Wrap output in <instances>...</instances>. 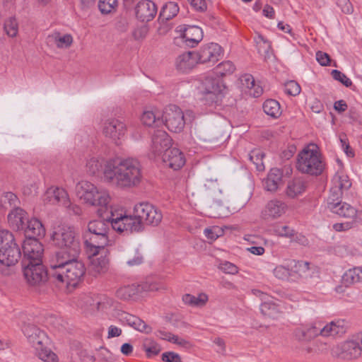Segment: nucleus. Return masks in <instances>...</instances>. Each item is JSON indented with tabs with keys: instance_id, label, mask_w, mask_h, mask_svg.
Wrapping results in <instances>:
<instances>
[{
	"instance_id": "nucleus-1",
	"label": "nucleus",
	"mask_w": 362,
	"mask_h": 362,
	"mask_svg": "<svg viewBox=\"0 0 362 362\" xmlns=\"http://www.w3.org/2000/svg\"><path fill=\"white\" fill-rule=\"evenodd\" d=\"M163 218V214L156 206L148 203L141 202L135 205L132 216L111 211L112 228L119 232H139L144 224L158 226Z\"/></svg>"
},
{
	"instance_id": "nucleus-2",
	"label": "nucleus",
	"mask_w": 362,
	"mask_h": 362,
	"mask_svg": "<svg viewBox=\"0 0 362 362\" xmlns=\"http://www.w3.org/2000/svg\"><path fill=\"white\" fill-rule=\"evenodd\" d=\"M105 181L120 189L134 187L141 182V165L138 159L129 157L107 160L103 170Z\"/></svg>"
},
{
	"instance_id": "nucleus-3",
	"label": "nucleus",
	"mask_w": 362,
	"mask_h": 362,
	"mask_svg": "<svg viewBox=\"0 0 362 362\" xmlns=\"http://www.w3.org/2000/svg\"><path fill=\"white\" fill-rule=\"evenodd\" d=\"M76 257L56 252L49 260V275L59 283L76 286L86 273L84 264Z\"/></svg>"
},
{
	"instance_id": "nucleus-4",
	"label": "nucleus",
	"mask_w": 362,
	"mask_h": 362,
	"mask_svg": "<svg viewBox=\"0 0 362 362\" xmlns=\"http://www.w3.org/2000/svg\"><path fill=\"white\" fill-rule=\"evenodd\" d=\"M21 257V250L13 233L0 230V273L8 276Z\"/></svg>"
},
{
	"instance_id": "nucleus-5",
	"label": "nucleus",
	"mask_w": 362,
	"mask_h": 362,
	"mask_svg": "<svg viewBox=\"0 0 362 362\" xmlns=\"http://www.w3.org/2000/svg\"><path fill=\"white\" fill-rule=\"evenodd\" d=\"M110 218L111 216L106 220L97 219L88 223V231L84 235L87 252L97 255L108 245Z\"/></svg>"
},
{
	"instance_id": "nucleus-6",
	"label": "nucleus",
	"mask_w": 362,
	"mask_h": 362,
	"mask_svg": "<svg viewBox=\"0 0 362 362\" xmlns=\"http://www.w3.org/2000/svg\"><path fill=\"white\" fill-rule=\"evenodd\" d=\"M76 191L81 200L92 206L107 209L111 201V196L107 189L97 187L88 181L82 180L78 182Z\"/></svg>"
},
{
	"instance_id": "nucleus-7",
	"label": "nucleus",
	"mask_w": 362,
	"mask_h": 362,
	"mask_svg": "<svg viewBox=\"0 0 362 362\" xmlns=\"http://www.w3.org/2000/svg\"><path fill=\"white\" fill-rule=\"evenodd\" d=\"M315 144L305 147L298 155L296 168L302 173L318 175L324 169V163Z\"/></svg>"
},
{
	"instance_id": "nucleus-8",
	"label": "nucleus",
	"mask_w": 362,
	"mask_h": 362,
	"mask_svg": "<svg viewBox=\"0 0 362 362\" xmlns=\"http://www.w3.org/2000/svg\"><path fill=\"white\" fill-rule=\"evenodd\" d=\"M52 240L58 247L66 250L62 252L65 255L78 256L81 252L79 237L73 227L58 226L52 234Z\"/></svg>"
},
{
	"instance_id": "nucleus-9",
	"label": "nucleus",
	"mask_w": 362,
	"mask_h": 362,
	"mask_svg": "<svg viewBox=\"0 0 362 362\" xmlns=\"http://www.w3.org/2000/svg\"><path fill=\"white\" fill-rule=\"evenodd\" d=\"M23 272L25 279L30 286H42L48 280V272L42 262H28L23 266Z\"/></svg>"
},
{
	"instance_id": "nucleus-10",
	"label": "nucleus",
	"mask_w": 362,
	"mask_h": 362,
	"mask_svg": "<svg viewBox=\"0 0 362 362\" xmlns=\"http://www.w3.org/2000/svg\"><path fill=\"white\" fill-rule=\"evenodd\" d=\"M224 86L215 78H206L202 83L203 101L208 106L218 105L223 97Z\"/></svg>"
},
{
	"instance_id": "nucleus-11",
	"label": "nucleus",
	"mask_w": 362,
	"mask_h": 362,
	"mask_svg": "<svg viewBox=\"0 0 362 362\" xmlns=\"http://www.w3.org/2000/svg\"><path fill=\"white\" fill-rule=\"evenodd\" d=\"M165 125L169 131L175 133L181 132L185 125L186 119L182 110L175 105L168 106L163 113Z\"/></svg>"
},
{
	"instance_id": "nucleus-12",
	"label": "nucleus",
	"mask_w": 362,
	"mask_h": 362,
	"mask_svg": "<svg viewBox=\"0 0 362 362\" xmlns=\"http://www.w3.org/2000/svg\"><path fill=\"white\" fill-rule=\"evenodd\" d=\"M328 209L338 216L351 219V221L361 223L362 211H358L346 202H335V198L329 197L327 202Z\"/></svg>"
},
{
	"instance_id": "nucleus-13",
	"label": "nucleus",
	"mask_w": 362,
	"mask_h": 362,
	"mask_svg": "<svg viewBox=\"0 0 362 362\" xmlns=\"http://www.w3.org/2000/svg\"><path fill=\"white\" fill-rule=\"evenodd\" d=\"M332 355L344 359L356 358L362 352V341H339L332 344Z\"/></svg>"
},
{
	"instance_id": "nucleus-14",
	"label": "nucleus",
	"mask_w": 362,
	"mask_h": 362,
	"mask_svg": "<svg viewBox=\"0 0 362 362\" xmlns=\"http://www.w3.org/2000/svg\"><path fill=\"white\" fill-rule=\"evenodd\" d=\"M127 126L122 121L116 118H109L103 124V134L116 144L124 138Z\"/></svg>"
},
{
	"instance_id": "nucleus-15",
	"label": "nucleus",
	"mask_w": 362,
	"mask_h": 362,
	"mask_svg": "<svg viewBox=\"0 0 362 362\" xmlns=\"http://www.w3.org/2000/svg\"><path fill=\"white\" fill-rule=\"evenodd\" d=\"M171 139L166 132L158 129L152 135L150 153L153 157L160 156L170 149Z\"/></svg>"
},
{
	"instance_id": "nucleus-16",
	"label": "nucleus",
	"mask_w": 362,
	"mask_h": 362,
	"mask_svg": "<svg viewBox=\"0 0 362 362\" xmlns=\"http://www.w3.org/2000/svg\"><path fill=\"white\" fill-rule=\"evenodd\" d=\"M22 250L24 258L29 262H42L44 248L37 238H26L23 243Z\"/></svg>"
},
{
	"instance_id": "nucleus-17",
	"label": "nucleus",
	"mask_w": 362,
	"mask_h": 362,
	"mask_svg": "<svg viewBox=\"0 0 362 362\" xmlns=\"http://www.w3.org/2000/svg\"><path fill=\"white\" fill-rule=\"evenodd\" d=\"M199 56V62L202 64L217 62L222 55L221 47L217 43H209L203 45L197 52Z\"/></svg>"
},
{
	"instance_id": "nucleus-18",
	"label": "nucleus",
	"mask_w": 362,
	"mask_h": 362,
	"mask_svg": "<svg viewBox=\"0 0 362 362\" xmlns=\"http://www.w3.org/2000/svg\"><path fill=\"white\" fill-rule=\"evenodd\" d=\"M291 282H299L311 278L313 273L308 262L290 260Z\"/></svg>"
},
{
	"instance_id": "nucleus-19",
	"label": "nucleus",
	"mask_w": 362,
	"mask_h": 362,
	"mask_svg": "<svg viewBox=\"0 0 362 362\" xmlns=\"http://www.w3.org/2000/svg\"><path fill=\"white\" fill-rule=\"evenodd\" d=\"M157 6L151 0H140L135 6V14L141 22L152 21L157 13Z\"/></svg>"
},
{
	"instance_id": "nucleus-20",
	"label": "nucleus",
	"mask_w": 362,
	"mask_h": 362,
	"mask_svg": "<svg viewBox=\"0 0 362 362\" xmlns=\"http://www.w3.org/2000/svg\"><path fill=\"white\" fill-rule=\"evenodd\" d=\"M287 204L279 199H274L267 202L262 211V217L264 219L274 220L281 217L287 211Z\"/></svg>"
},
{
	"instance_id": "nucleus-21",
	"label": "nucleus",
	"mask_w": 362,
	"mask_h": 362,
	"mask_svg": "<svg viewBox=\"0 0 362 362\" xmlns=\"http://www.w3.org/2000/svg\"><path fill=\"white\" fill-rule=\"evenodd\" d=\"M68 197L69 194L64 189L51 187L46 190L43 196V201L45 204L63 206L64 204L68 203Z\"/></svg>"
},
{
	"instance_id": "nucleus-22",
	"label": "nucleus",
	"mask_w": 362,
	"mask_h": 362,
	"mask_svg": "<svg viewBox=\"0 0 362 362\" xmlns=\"http://www.w3.org/2000/svg\"><path fill=\"white\" fill-rule=\"evenodd\" d=\"M90 257V270L94 274L105 273L108 270L109 259L107 257V250H100L97 255H93L88 252Z\"/></svg>"
},
{
	"instance_id": "nucleus-23",
	"label": "nucleus",
	"mask_w": 362,
	"mask_h": 362,
	"mask_svg": "<svg viewBox=\"0 0 362 362\" xmlns=\"http://www.w3.org/2000/svg\"><path fill=\"white\" fill-rule=\"evenodd\" d=\"M165 165L175 170L180 169L185 163V158L182 152L176 148L167 151L162 157Z\"/></svg>"
},
{
	"instance_id": "nucleus-24",
	"label": "nucleus",
	"mask_w": 362,
	"mask_h": 362,
	"mask_svg": "<svg viewBox=\"0 0 362 362\" xmlns=\"http://www.w3.org/2000/svg\"><path fill=\"white\" fill-rule=\"evenodd\" d=\"M199 63V56L195 52H187L180 54L175 60L177 69L188 72Z\"/></svg>"
},
{
	"instance_id": "nucleus-25",
	"label": "nucleus",
	"mask_w": 362,
	"mask_h": 362,
	"mask_svg": "<svg viewBox=\"0 0 362 362\" xmlns=\"http://www.w3.org/2000/svg\"><path fill=\"white\" fill-rule=\"evenodd\" d=\"M118 317L122 323L127 325L139 332L145 333L151 332V328L141 319L135 315L126 312H121L118 314Z\"/></svg>"
},
{
	"instance_id": "nucleus-26",
	"label": "nucleus",
	"mask_w": 362,
	"mask_h": 362,
	"mask_svg": "<svg viewBox=\"0 0 362 362\" xmlns=\"http://www.w3.org/2000/svg\"><path fill=\"white\" fill-rule=\"evenodd\" d=\"M346 332L344 321L341 320H333L321 329L322 337L340 338Z\"/></svg>"
},
{
	"instance_id": "nucleus-27",
	"label": "nucleus",
	"mask_w": 362,
	"mask_h": 362,
	"mask_svg": "<svg viewBox=\"0 0 362 362\" xmlns=\"http://www.w3.org/2000/svg\"><path fill=\"white\" fill-rule=\"evenodd\" d=\"M28 221L27 213L20 207H15L8 214V221L11 228L16 230H23Z\"/></svg>"
},
{
	"instance_id": "nucleus-28",
	"label": "nucleus",
	"mask_w": 362,
	"mask_h": 362,
	"mask_svg": "<svg viewBox=\"0 0 362 362\" xmlns=\"http://www.w3.org/2000/svg\"><path fill=\"white\" fill-rule=\"evenodd\" d=\"M334 187L332 189V198L336 197V199H338L339 196L341 195L344 190H347L351 186V182L349 177L342 173H337L332 179Z\"/></svg>"
},
{
	"instance_id": "nucleus-29",
	"label": "nucleus",
	"mask_w": 362,
	"mask_h": 362,
	"mask_svg": "<svg viewBox=\"0 0 362 362\" xmlns=\"http://www.w3.org/2000/svg\"><path fill=\"white\" fill-rule=\"evenodd\" d=\"M282 173L279 168H272L267 177L263 180L264 189L271 192H276L282 183Z\"/></svg>"
},
{
	"instance_id": "nucleus-30",
	"label": "nucleus",
	"mask_w": 362,
	"mask_h": 362,
	"mask_svg": "<svg viewBox=\"0 0 362 362\" xmlns=\"http://www.w3.org/2000/svg\"><path fill=\"white\" fill-rule=\"evenodd\" d=\"M163 114L155 107L146 109L144 110L141 121L142 124L147 127H158L163 123Z\"/></svg>"
},
{
	"instance_id": "nucleus-31",
	"label": "nucleus",
	"mask_w": 362,
	"mask_h": 362,
	"mask_svg": "<svg viewBox=\"0 0 362 362\" xmlns=\"http://www.w3.org/2000/svg\"><path fill=\"white\" fill-rule=\"evenodd\" d=\"M203 37V32L201 28L198 26H188L184 30L182 38L186 45L189 47L197 45Z\"/></svg>"
},
{
	"instance_id": "nucleus-32",
	"label": "nucleus",
	"mask_w": 362,
	"mask_h": 362,
	"mask_svg": "<svg viewBox=\"0 0 362 362\" xmlns=\"http://www.w3.org/2000/svg\"><path fill=\"white\" fill-rule=\"evenodd\" d=\"M99 294H83L80 296L78 305L86 314L92 315L96 313V303Z\"/></svg>"
},
{
	"instance_id": "nucleus-33",
	"label": "nucleus",
	"mask_w": 362,
	"mask_h": 362,
	"mask_svg": "<svg viewBox=\"0 0 362 362\" xmlns=\"http://www.w3.org/2000/svg\"><path fill=\"white\" fill-rule=\"evenodd\" d=\"M143 288L144 287L137 284L123 286L116 291V296L122 300H129L138 295Z\"/></svg>"
},
{
	"instance_id": "nucleus-34",
	"label": "nucleus",
	"mask_w": 362,
	"mask_h": 362,
	"mask_svg": "<svg viewBox=\"0 0 362 362\" xmlns=\"http://www.w3.org/2000/svg\"><path fill=\"white\" fill-rule=\"evenodd\" d=\"M36 354L45 362H58V357L50 348L47 347L42 341H38L35 345Z\"/></svg>"
},
{
	"instance_id": "nucleus-35",
	"label": "nucleus",
	"mask_w": 362,
	"mask_h": 362,
	"mask_svg": "<svg viewBox=\"0 0 362 362\" xmlns=\"http://www.w3.org/2000/svg\"><path fill=\"white\" fill-rule=\"evenodd\" d=\"M27 226L25 232L28 238H40L44 237L45 235V229L37 218H33L27 221Z\"/></svg>"
},
{
	"instance_id": "nucleus-36",
	"label": "nucleus",
	"mask_w": 362,
	"mask_h": 362,
	"mask_svg": "<svg viewBox=\"0 0 362 362\" xmlns=\"http://www.w3.org/2000/svg\"><path fill=\"white\" fill-rule=\"evenodd\" d=\"M95 306L96 312L108 314L116 307V302L112 298L99 294Z\"/></svg>"
},
{
	"instance_id": "nucleus-37",
	"label": "nucleus",
	"mask_w": 362,
	"mask_h": 362,
	"mask_svg": "<svg viewBox=\"0 0 362 362\" xmlns=\"http://www.w3.org/2000/svg\"><path fill=\"white\" fill-rule=\"evenodd\" d=\"M305 190V185L303 180L296 178L288 183L286 194L290 198H295Z\"/></svg>"
},
{
	"instance_id": "nucleus-38",
	"label": "nucleus",
	"mask_w": 362,
	"mask_h": 362,
	"mask_svg": "<svg viewBox=\"0 0 362 362\" xmlns=\"http://www.w3.org/2000/svg\"><path fill=\"white\" fill-rule=\"evenodd\" d=\"M103 163L102 157L90 155L86 160V170L88 174L94 175L101 170Z\"/></svg>"
},
{
	"instance_id": "nucleus-39",
	"label": "nucleus",
	"mask_w": 362,
	"mask_h": 362,
	"mask_svg": "<svg viewBox=\"0 0 362 362\" xmlns=\"http://www.w3.org/2000/svg\"><path fill=\"white\" fill-rule=\"evenodd\" d=\"M303 348L308 353H324L332 345L325 341H303Z\"/></svg>"
},
{
	"instance_id": "nucleus-40",
	"label": "nucleus",
	"mask_w": 362,
	"mask_h": 362,
	"mask_svg": "<svg viewBox=\"0 0 362 362\" xmlns=\"http://www.w3.org/2000/svg\"><path fill=\"white\" fill-rule=\"evenodd\" d=\"M22 331L25 337L30 339H43L47 337V334L33 324H24Z\"/></svg>"
},
{
	"instance_id": "nucleus-41",
	"label": "nucleus",
	"mask_w": 362,
	"mask_h": 362,
	"mask_svg": "<svg viewBox=\"0 0 362 362\" xmlns=\"http://www.w3.org/2000/svg\"><path fill=\"white\" fill-rule=\"evenodd\" d=\"M49 38L51 39L57 47L59 49L69 48L73 42V37L70 34L62 35L59 33L56 32L49 35Z\"/></svg>"
},
{
	"instance_id": "nucleus-42",
	"label": "nucleus",
	"mask_w": 362,
	"mask_h": 362,
	"mask_svg": "<svg viewBox=\"0 0 362 362\" xmlns=\"http://www.w3.org/2000/svg\"><path fill=\"white\" fill-rule=\"evenodd\" d=\"M343 282L349 286L362 281V268L354 267L347 270L342 276Z\"/></svg>"
},
{
	"instance_id": "nucleus-43",
	"label": "nucleus",
	"mask_w": 362,
	"mask_h": 362,
	"mask_svg": "<svg viewBox=\"0 0 362 362\" xmlns=\"http://www.w3.org/2000/svg\"><path fill=\"white\" fill-rule=\"evenodd\" d=\"M178 12V5L175 2L169 1L162 7L159 13V18L161 21H168L175 17Z\"/></svg>"
},
{
	"instance_id": "nucleus-44",
	"label": "nucleus",
	"mask_w": 362,
	"mask_h": 362,
	"mask_svg": "<svg viewBox=\"0 0 362 362\" xmlns=\"http://www.w3.org/2000/svg\"><path fill=\"white\" fill-rule=\"evenodd\" d=\"M290 260L284 264L276 266L273 269L274 276L279 280L291 282Z\"/></svg>"
},
{
	"instance_id": "nucleus-45",
	"label": "nucleus",
	"mask_w": 362,
	"mask_h": 362,
	"mask_svg": "<svg viewBox=\"0 0 362 362\" xmlns=\"http://www.w3.org/2000/svg\"><path fill=\"white\" fill-rule=\"evenodd\" d=\"M19 203L18 197L11 192H4L0 194V206L4 209L15 208Z\"/></svg>"
},
{
	"instance_id": "nucleus-46",
	"label": "nucleus",
	"mask_w": 362,
	"mask_h": 362,
	"mask_svg": "<svg viewBox=\"0 0 362 362\" xmlns=\"http://www.w3.org/2000/svg\"><path fill=\"white\" fill-rule=\"evenodd\" d=\"M182 300L186 305L194 307H202L207 302L208 296L203 293L199 294L197 296L191 294H185L182 296Z\"/></svg>"
},
{
	"instance_id": "nucleus-47",
	"label": "nucleus",
	"mask_w": 362,
	"mask_h": 362,
	"mask_svg": "<svg viewBox=\"0 0 362 362\" xmlns=\"http://www.w3.org/2000/svg\"><path fill=\"white\" fill-rule=\"evenodd\" d=\"M264 112L274 118H277L281 115L279 103L273 99L266 100L263 104Z\"/></svg>"
},
{
	"instance_id": "nucleus-48",
	"label": "nucleus",
	"mask_w": 362,
	"mask_h": 362,
	"mask_svg": "<svg viewBox=\"0 0 362 362\" xmlns=\"http://www.w3.org/2000/svg\"><path fill=\"white\" fill-rule=\"evenodd\" d=\"M321 327L312 325L308 327H300L296 331L298 337H305L308 339H313L319 336L321 337Z\"/></svg>"
},
{
	"instance_id": "nucleus-49",
	"label": "nucleus",
	"mask_w": 362,
	"mask_h": 362,
	"mask_svg": "<svg viewBox=\"0 0 362 362\" xmlns=\"http://www.w3.org/2000/svg\"><path fill=\"white\" fill-rule=\"evenodd\" d=\"M260 311L263 315L275 318L279 314L278 306L272 301H264L260 305Z\"/></svg>"
},
{
	"instance_id": "nucleus-50",
	"label": "nucleus",
	"mask_w": 362,
	"mask_h": 362,
	"mask_svg": "<svg viewBox=\"0 0 362 362\" xmlns=\"http://www.w3.org/2000/svg\"><path fill=\"white\" fill-rule=\"evenodd\" d=\"M248 156L250 161L255 165L257 170L262 171L264 170V165L263 163L264 153L262 151L259 149L252 150L248 154Z\"/></svg>"
},
{
	"instance_id": "nucleus-51",
	"label": "nucleus",
	"mask_w": 362,
	"mask_h": 362,
	"mask_svg": "<svg viewBox=\"0 0 362 362\" xmlns=\"http://www.w3.org/2000/svg\"><path fill=\"white\" fill-rule=\"evenodd\" d=\"M4 29L6 35L11 37H14L18 32V24L14 17L8 18L4 25Z\"/></svg>"
},
{
	"instance_id": "nucleus-52",
	"label": "nucleus",
	"mask_w": 362,
	"mask_h": 362,
	"mask_svg": "<svg viewBox=\"0 0 362 362\" xmlns=\"http://www.w3.org/2000/svg\"><path fill=\"white\" fill-rule=\"evenodd\" d=\"M117 6V0H100L98 8L102 13L107 14L115 10Z\"/></svg>"
},
{
	"instance_id": "nucleus-53",
	"label": "nucleus",
	"mask_w": 362,
	"mask_h": 362,
	"mask_svg": "<svg viewBox=\"0 0 362 362\" xmlns=\"http://www.w3.org/2000/svg\"><path fill=\"white\" fill-rule=\"evenodd\" d=\"M217 73L221 76L231 74L235 70V66L230 61H226L217 66Z\"/></svg>"
},
{
	"instance_id": "nucleus-54",
	"label": "nucleus",
	"mask_w": 362,
	"mask_h": 362,
	"mask_svg": "<svg viewBox=\"0 0 362 362\" xmlns=\"http://www.w3.org/2000/svg\"><path fill=\"white\" fill-rule=\"evenodd\" d=\"M331 74L334 80L339 81L346 87H351L352 86L351 80L340 71L334 69L332 71Z\"/></svg>"
},
{
	"instance_id": "nucleus-55",
	"label": "nucleus",
	"mask_w": 362,
	"mask_h": 362,
	"mask_svg": "<svg viewBox=\"0 0 362 362\" xmlns=\"http://www.w3.org/2000/svg\"><path fill=\"white\" fill-rule=\"evenodd\" d=\"M284 92L288 95L296 96L300 93V86L294 81H288L284 85Z\"/></svg>"
},
{
	"instance_id": "nucleus-56",
	"label": "nucleus",
	"mask_w": 362,
	"mask_h": 362,
	"mask_svg": "<svg viewBox=\"0 0 362 362\" xmlns=\"http://www.w3.org/2000/svg\"><path fill=\"white\" fill-rule=\"evenodd\" d=\"M274 232L276 235L285 238H292L295 235V230L287 226H278Z\"/></svg>"
},
{
	"instance_id": "nucleus-57",
	"label": "nucleus",
	"mask_w": 362,
	"mask_h": 362,
	"mask_svg": "<svg viewBox=\"0 0 362 362\" xmlns=\"http://www.w3.org/2000/svg\"><path fill=\"white\" fill-rule=\"evenodd\" d=\"M129 18L127 16H120L116 18L115 22V28L119 32H125L127 30L129 27Z\"/></svg>"
},
{
	"instance_id": "nucleus-58",
	"label": "nucleus",
	"mask_w": 362,
	"mask_h": 362,
	"mask_svg": "<svg viewBox=\"0 0 362 362\" xmlns=\"http://www.w3.org/2000/svg\"><path fill=\"white\" fill-rule=\"evenodd\" d=\"M218 268L226 274H235L238 272V267L234 264L227 261L220 263Z\"/></svg>"
},
{
	"instance_id": "nucleus-59",
	"label": "nucleus",
	"mask_w": 362,
	"mask_h": 362,
	"mask_svg": "<svg viewBox=\"0 0 362 362\" xmlns=\"http://www.w3.org/2000/svg\"><path fill=\"white\" fill-rule=\"evenodd\" d=\"M360 223H355L353 221H347L344 223H337L332 226V228L337 232H344L353 228Z\"/></svg>"
},
{
	"instance_id": "nucleus-60",
	"label": "nucleus",
	"mask_w": 362,
	"mask_h": 362,
	"mask_svg": "<svg viewBox=\"0 0 362 362\" xmlns=\"http://www.w3.org/2000/svg\"><path fill=\"white\" fill-rule=\"evenodd\" d=\"M222 230L218 226L205 228L204 233L205 236L211 240H216L222 234Z\"/></svg>"
},
{
	"instance_id": "nucleus-61",
	"label": "nucleus",
	"mask_w": 362,
	"mask_h": 362,
	"mask_svg": "<svg viewBox=\"0 0 362 362\" xmlns=\"http://www.w3.org/2000/svg\"><path fill=\"white\" fill-rule=\"evenodd\" d=\"M143 349L145 351L148 358H152L155 356H157L161 351L160 346L156 343H154L151 346L144 344Z\"/></svg>"
},
{
	"instance_id": "nucleus-62",
	"label": "nucleus",
	"mask_w": 362,
	"mask_h": 362,
	"mask_svg": "<svg viewBox=\"0 0 362 362\" xmlns=\"http://www.w3.org/2000/svg\"><path fill=\"white\" fill-rule=\"evenodd\" d=\"M255 42L259 46V49H263L264 52H269L271 49V42L262 35H257Z\"/></svg>"
},
{
	"instance_id": "nucleus-63",
	"label": "nucleus",
	"mask_w": 362,
	"mask_h": 362,
	"mask_svg": "<svg viewBox=\"0 0 362 362\" xmlns=\"http://www.w3.org/2000/svg\"><path fill=\"white\" fill-rule=\"evenodd\" d=\"M161 358L165 362H182L180 356L173 351L164 352Z\"/></svg>"
},
{
	"instance_id": "nucleus-64",
	"label": "nucleus",
	"mask_w": 362,
	"mask_h": 362,
	"mask_svg": "<svg viewBox=\"0 0 362 362\" xmlns=\"http://www.w3.org/2000/svg\"><path fill=\"white\" fill-rule=\"evenodd\" d=\"M144 261L143 256L138 250H135L134 255L132 258L129 257L127 260V264L129 267L140 265Z\"/></svg>"
}]
</instances>
